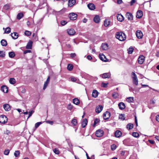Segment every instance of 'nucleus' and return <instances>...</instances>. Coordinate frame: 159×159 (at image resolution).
<instances>
[{"mask_svg": "<svg viewBox=\"0 0 159 159\" xmlns=\"http://www.w3.org/2000/svg\"><path fill=\"white\" fill-rule=\"evenodd\" d=\"M116 38L120 41H123L126 39L125 34L122 32H117L116 34Z\"/></svg>", "mask_w": 159, "mask_h": 159, "instance_id": "1", "label": "nucleus"}, {"mask_svg": "<svg viewBox=\"0 0 159 159\" xmlns=\"http://www.w3.org/2000/svg\"><path fill=\"white\" fill-rule=\"evenodd\" d=\"M132 76L134 84L137 85L138 84V81L136 75L134 72H132Z\"/></svg>", "mask_w": 159, "mask_h": 159, "instance_id": "2", "label": "nucleus"}, {"mask_svg": "<svg viewBox=\"0 0 159 159\" xmlns=\"http://www.w3.org/2000/svg\"><path fill=\"white\" fill-rule=\"evenodd\" d=\"M7 121V118L5 115H1L0 116V123L2 124H4Z\"/></svg>", "mask_w": 159, "mask_h": 159, "instance_id": "3", "label": "nucleus"}, {"mask_svg": "<svg viewBox=\"0 0 159 159\" xmlns=\"http://www.w3.org/2000/svg\"><path fill=\"white\" fill-rule=\"evenodd\" d=\"M77 15L74 13H71L69 14V17L70 20H75L77 19Z\"/></svg>", "mask_w": 159, "mask_h": 159, "instance_id": "4", "label": "nucleus"}, {"mask_svg": "<svg viewBox=\"0 0 159 159\" xmlns=\"http://www.w3.org/2000/svg\"><path fill=\"white\" fill-rule=\"evenodd\" d=\"M104 134L103 131L101 129L97 130L96 133V135L97 137H100L102 136Z\"/></svg>", "mask_w": 159, "mask_h": 159, "instance_id": "5", "label": "nucleus"}, {"mask_svg": "<svg viewBox=\"0 0 159 159\" xmlns=\"http://www.w3.org/2000/svg\"><path fill=\"white\" fill-rule=\"evenodd\" d=\"M111 116V113L110 112L107 111L103 115V118L105 120H107Z\"/></svg>", "mask_w": 159, "mask_h": 159, "instance_id": "6", "label": "nucleus"}, {"mask_svg": "<svg viewBox=\"0 0 159 159\" xmlns=\"http://www.w3.org/2000/svg\"><path fill=\"white\" fill-rule=\"evenodd\" d=\"M144 61V57L143 55H141L138 59V63L141 64L143 63Z\"/></svg>", "mask_w": 159, "mask_h": 159, "instance_id": "7", "label": "nucleus"}, {"mask_svg": "<svg viewBox=\"0 0 159 159\" xmlns=\"http://www.w3.org/2000/svg\"><path fill=\"white\" fill-rule=\"evenodd\" d=\"M136 34L137 37L139 39H141L143 36V34L142 32L139 30L137 31Z\"/></svg>", "mask_w": 159, "mask_h": 159, "instance_id": "8", "label": "nucleus"}, {"mask_svg": "<svg viewBox=\"0 0 159 159\" xmlns=\"http://www.w3.org/2000/svg\"><path fill=\"white\" fill-rule=\"evenodd\" d=\"M67 32L68 34L70 35H74L75 33V30L73 29H68L67 30Z\"/></svg>", "mask_w": 159, "mask_h": 159, "instance_id": "9", "label": "nucleus"}, {"mask_svg": "<svg viewBox=\"0 0 159 159\" xmlns=\"http://www.w3.org/2000/svg\"><path fill=\"white\" fill-rule=\"evenodd\" d=\"M110 73H105L100 75L101 76L103 79L109 78L110 77Z\"/></svg>", "mask_w": 159, "mask_h": 159, "instance_id": "10", "label": "nucleus"}, {"mask_svg": "<svg viewBox=\"0 0 159 159\" xmlns=\"http://www.w3.org/2000/svg\"><path fill=\"white\" fill-rule=\"evenodd\" d=\"M126 16L129 20H133V16L131 13L127 12L126 13Z\"/></svg>", "mask_w": 159, "mask_h": 159, "instance_id": "11", "label": "nucleus"}, {"mask_svg": "<svg viewBox=\"0 0 159 159\" xmlns=\"http://www.w3.org/2000/svg\"><path fill=\"white\" fill-rule=\"evenodd\" d=\"M118 107L120 110H123L125 108V103L123 102H120L118 104Z\"/></svg>", "mask_w": 159, "mask_h": 159, "instance_id": "12", "label": "nucleus"}, {"mask_svg": "<svg viewBox=\"0 0 159 159\" xmlns=\"http://www.w3.org/2000/svg\"><path fill=\"white\" fill-rule=\"evenodd\" d=\"M103 109V107L102 106L99 105L97 106L96 108V111L97 113H100Z\"/></svg>", "mask_w": 159, "mask_h": 159, "instance_id": "13", "label": "nucleus"}, {"mask_svg": "<svg viewBox=\"0 0 159 159\" xmlns=\"http://www.w3.org/2000/svg\"><path fill=\"white\" fill-rule=\"evenodd\" d=\"M88 120L86 118L83 119L81 123L82 126L83 128H84L87 125Z\"/></svg>", "mask_w": 159, "mask_h": 159, "instance_id": "14", "label": "nucleus"}, {"mask_svg": "<svg viewBox=\"0 0 159 159\" xmlns=\"http://www.w3.org/2000/svg\"><path fill=\"white\" fill-rule=\"evenodd\" d=\"M3 107L6 111H9L11 109L10 106L7 104L3 105Z\"/></svg>", "mask_w": 159, "mask_h": 159, "instance_id": "15", "label": "nucleus"}, {"mask_svg": "<svg viewBox=\"0 0 159 159\" xmlns=\"http://www.w3.org/2000/svg\"><path fill=\"white\" fill-rule=\"evenodd\" d=\"M143 16V13L141 11L139 10L136 13V17L138 18H141Z\"/></svg>", "mask_w": 159, "mask_h": 159, "instance_id": "16", "label": "nucleus"}, {"mask_svg": "<svg viewBox=\"0 0 159 159\" xmlns=\"http://www.w3.org/2000/svg\"><path fill=\"white\" fill-rule=\"evenodd\" d=\"M122 133L121 132L120 130H116L115 133V135L116 137L119 138L122 135Z\"/></svg>", "mask_w": 159, "mask_h": 159, "instance_id": "17", "label": "nucleus"}, {"mask_svg": "<svg viewBox=\"0 0 159 159\" xmlns=\"http://www.w3.org/2000/svg\"><path fill=\"white\" fill-rule=\"evenodd\" d=\"M117 18L120 21H122L124 20L123 16L120 14H118L117 15Z\"/></svg>", "mask_w": 159, "mask_h": 159, "instance_id": "18", "label": "nucleus"}, {"mask_svg": "<svg viewBox=\"0 0 159 159\" xmlns=\"http://www.w3.org/2000/svg\"><path fill=\"white\" fill-rule=\"evenodd\" d=\"M93 20L97 23H99L100 20L99 16L98 15L95 16Z\"/></svg>", "mask_w": 159, "mask_h": 159, "instance_id": "19", "label": "nucleus"}, {"mask_svg": "<svg viewBox=\"0 0 159 159\" xmlns=\"http://www.w3.org/2000/svg\"><path fill=\"white\" fill-rule=\"evenodd\" d=\"M2 91L4 93H7L8 91L7 87L5 85H3L1 87Z\"/></svg>", "mask_w": 159, "mask_h": 159, "instance_id": "20", "label": "nucleus"}, {"mask_svg": "<svg viewBox=\"0 0 159 159\" xmlns=\"http://www.w3.org/2000/svg\"><path fill=\"white\" fill-rule=\"evenodd\" d=\"M88 7L91 10H93L95 9V6L93 3H89L88 5Z\"/></svg>", "mask_w": 159, "mask_h": 159, "instance_id": "21", "label": "nucleus"}, {"mask_svg": "<svg viewBox=\"0 0 159 159\" xmlns=\"http://www.w3.org/2000/svg\"><path fill=\"white\" fill-rule=\"evenodd\" d=\"M98 92L96 90H93V91L92 96L95 98H97L98 95Z\"/></svg>", "mask_w": 159, "mask_h": 159, "instance_id": "22", "label": "nucleus"}, {"mask_svg": "<svg viewBox=\"0 0 159 159\" xmlns=\"http://www.w3.org/2000/svg\"><path fill=\"white\" fill-rule=\"evenodd\" d=\"M11 37L12 38L14 39H17L18 37V34L16 32H14L11 33Z\"/></svg>", "mask_w": 159, "mask_h": 159, "instance_id": "23", "label": "nucleus"}, {"mask_svg": "<svg viewBox=\"0 0 159 159\" xmlns=\"http://www.w3.org/2000/svg\"><path fill=\"white\" fill-rule=\"evenodd\" d=\"M32 41H29L26 46V48L28 49H31L32 48Z\"/></svg>", "mask_w": 159, "mask_h": 159, "instance_id": "24", "label": "nucleus"}, {"mask_svg": "<svg viewBox=\"0 0 159 159\" xmlns=\"http://www.w3.org/2000/svg\"><path fill=\"white\" fill-rule=\"evenodd\" d=\"M75 0H69V1L68 6L70 7L72 6L75 3Z\"/></svg>", "mask_w": 159, "mask_h": 159, "instance_id": "25", "label": "nucleus"}, {"mask_svg": "<svg viewBox=\"0 0 159 159\" xmlns=\"http://www.w3.org/2000/svg\"><path fill=\"white\" fill-rule=\"evenodd\" d=\"M101 47L103 50H107L108 48V46L107 43H102Z\"/></svg>", "mask_w": 159, "mask_h": 159, "instance_id": "26", "label": "nucleus"}, {"mask_svg": "<svg viewBox=\"0 0 159 159\" xmlns=\"http://www.w3.org/2000/svg\"><path fill=\"white\" fill-rule=\"evenodd\" d=\"M99 57L100 59L104 61H106V57L103 54H100L99 55Z\"/></svg>", "mask_w": 159, "mask_h": 159, "instance_id": "27", "label": "nucleus"}, {"mask_svg": "<svg viewBox=\"0 0 159 159\" xmlns=\"http://www.w3.org/2000/svg\"><path fill=\"white\" fill-rule=\"evenodd\" d=\"M110 21L109 19H106L104 21V25L105 26L107 27L108 26L110 23Z\"/></svg>", "mask_w": 159, "mask_h": 159, "instance_id": "28", "label": "nucleus"}, {"mask_svg": "<svg viewBox=\"0 0 159 159\" xmlns=\"http://www.w3.org/2000/svg\"><path fill=\"white\" fill-rule=\"evenodd\" d=\"M10 4H7L3 6V9L5 10H8L10 9Z\"/></svg>", "mask_w": 159, "mask_h": 159, "instance_id": "29", "label": "nucleus"}, {"mask_svg": "<svg viewBox=\"0 0 159 159\" xmlns=\"http://www.w3.org/2000/svg\"><path fill=\"white\" fill-rule=\"evenodd\" d=\"M134 127V125L133 124L131 123L128 124L126 126V128L128 129V130H130L133 128Z\"/></svg>", "mask_w": 159, "mask_h": 159, "instance_id": "30", "label": "nucleus"}, {"mask_svg": "<svg viewBox=\"0 0 159 159\" xmlns=\"http://www.w3.org/2000/svg\"><path fill=\"white\" fill-rule=\"evenodd\" d=\"M126 101L129 103L132 102L134 101V98L133 97H129L126 98Z\"/></svg>", "mask_w": 159, "mask_h": 159, "instance_id": "31", "label": "nucleus"}, {"mask_svg": "<svg viewBox=\"0 0 159 159\" xmlns=\"http://www.w3.org/2000/svg\"><path fill=\"white\" fill-rule=\"evenodd\" d=\"M71 123L72 124L73 126H76L77 125L78 122L77 119L75 118H74L71 121Z\"/></svg>", "mask_w": 159, "mask_h": 159, "instance_id": "32", "label": "nucleus"}, {"mask_svg": "<svg viewBox=\"0 0 159 159\" xmlns=\"http://www.w3.org/2000/svg\"><path fill=\"white\" fill-rule=\"evenodd\" d=\"M9 82L10 84H13L16 83V80L14 78H11L9 79Z\"/></svg>", "mask_w": 159, "mask_h": 159, "instance_id": "33", "label": "nucleus"}, {"mask_svg": "<svg viewBox=\"0 0 159 159\" xmlns=\"http://www.w3.org/2000/svg\"><path fill=\"white\" fill-rule=\"evenodd\" d=\"M73 101L74 104L77 105H78L80 103L79 100L77 98H75L73 99Z\"/></svg>", "mask_w": 159, "mask_h": 159, "instance_id": "34", "label": "nucleus"}, {"mask_svg": "<svg viewBox=\"0 0 159 159\" xmlns=\"http://www.w3.org/2000/svg\"><path fill=\"white\" fill-rule=\"evenodd\" d=\"M1 45L3 46H6L7 44V41L4 39L2 40L1 41Z\"/></svg>", "mask_w": 159, "mask_h": 159, "instance_id": "35", "label": "nucleus"}, {"mask_svg": "<svg viewBox=\"0 0 159 159\" xmlns=\"http://www.w3.org/2000/svg\"><path fill=\"white\" fill-rule=\"evenodd\" d=\"M24 16L23 13H18L17 16V18L18 20H20Z\"/></svg>", "mask_w": 159, "mask_h": 159, "instance_id": "36", "label": "nucleus"}, {"mask_svg": "<svg viewBox=\"0 0 159 159\" xmlns=\"http://www.w3.org/2000/svg\"><path fill=\"white\" fill-rule=\"evenodd\" d=\"M15 55V53L13 52H11L9 53V57L11 58H13Z\"/></svg>", "mask_w": 159, "mask_h": 159, "instance_id": "37", "label": "nucleus"}, {"mask_svg": "<svg viewBox=\"0 0 159 159\" xmlns=\"http://www.w3.org/2000/svg\"><path fill=\"white\" fill-rule=\"evenodd\" d=\"M134 51L133 48L131 47L129 49H128V53L129 54H131Z\"/></svg>", "mask_w": 159, "mask_h": 159, "instance_id": "38", "label": "nucleus"}, {"mask_svg": "<svg viewBox=\"0 0 159 159\" xmlns=\"http://www.w3.org/2000/svg\"><path fill=\"white\" fill-rule=\"evenodd\" d=\"M112 96L113 98H116L118 97V94L116 92H114L112 93Z\"/></svg>", "mask_w": 159, "mask_h": 159, "instance_id": "39", "label": "nucleus"}, {"mask_svg": "<svg viewBox=\"0 0 159 159\" xmlns=\"http://www.w3.org/2000/svg\"><path fill=\"white\" fill-rule=\"evenodd\" d=\"M11 30V28L9 27H7L6 29L5 33L6 34H9Z\"/></svg>", "mask_w": 159, "mask_h": 159, "instance_id": "40", "label": "nucleus"}, {"mask_svg": "<svg viewBox=\"0 0 159 159\" xmlns=\"http://www.w3.org/2000/svg\"><path fill=\"white\" fill-rule=\"evenodd\" d=\"M5 56V52L3 51H0V57H4Z\"/></svg>", "mask_w": 159, "mask_h": 159, "instance_id": "41", "label": "nucleus"}, {"mask_svg": "<svg viewBox=\"0 0 159 159\" xmlns=\"http://www.w3.org/2000/svg\"><path fill=\"white\" fill-rule=\"evenodd\" d=\"M73 68V66L72 65L69 64L67 66V69L70 71Z\"/></svg>", "mask_w": 159, "mask_h": 159, "instance_id": "42", "label": "nucleus"}, {"mask_svg": "<svg viewBox=\"0 0 159 159\" xmlns=\"http://www.w3.org/2000/svg\"><path fill=\"white\" fill-rule=\"evenodd\" d=\"M119 118L120 119L122 120H125V115L122 114L119 115Z\"/></svg>", "mask_w": 159, "mask_h": 159, "instance_id": "43", "label": "nucleus"}, {"mask_svg": "<svg viewBox=\"0 0 159 159\" xmlns=\"http://www.w3.org/2000/svg\"><path fill=\"white\" fill-rule=\"evenodd\" d=\"M132 135L133 137L135 138H138L139 136V133L137 132H134L132 133Z\"/></svg>", "mask_w": 159, "mask_h": 159, "instance_id": "44", "label": "nucleus"}, {"mask_svg": "<svg viewBox=\"0 0 159 159\" xmlns=\"http://www.w3.org/2000/svg\"><path fill=\"white\" fill-rule=\"evenodd\" d=\"M53 152L54 153L57 154H59L60 153V151L59 150L56 148L53 149Z\"/></svg>", "mask_w": 159, "mask_h": 159, "instance_id": "45", "label": "nucleus"}, {"mask_svg": "<svg viewBox=\"0 0 159 159\" xmlns=\"http://www.w3.org/2000/svg\"><path fill=\"white\" fill-rule=\"evenodd\" d=\"M20 154V152L19 151H16L14 153V156L16 157H18Z\"/></svg>", "mask_w": 159, "mask_h": 159, "instance_id": "46", "label": "nucleus"}, {"mask_svg": "<svg viewBox=\"0 0 159 159\" xmlns=\"http://www.w3.org/2000/svg\"><path fill=\"white\" fill-rule=\"evenodd\" d=\"M116 148V146L114 144H112L111 146V149L113 151L115 150Z\"/></svg>", "mask_w": 159, "mask_h": 159, "instance_id": "47", "label": "nucleus"}, {"mask_svg": "<svg viewBox=\"0 0 159 159\" xmlns=\"http://www.w3.org/2000/svg\"><path fill=\"white\" fill-rule=\"evenodd\" d=\"M31 32L29 31H26L25 32V34L26 35L29 36L31 35Z\"/></svg>", "mask_w": 159, "mask_h": 159, "instance_id": "48", "label": "nucleus"}, {"mask_svg": "<svg viewBox=\"0 0 159 159\" xmlns=\"http://www.w3.org/2000/svg\"><path fill=\"white\" fill-rule=\"evenodd\" d=\"M108 84V83H102L101 84V86L103 87L106 88L107 87V85Z\"/></svg>", "mask_w": 159, "mask_h": 159, "instance_id": "49", "label": "nucleus"}, {"mask_svg": "<svg viewBox=\"0 0 159 159\" xmlns=\"http://www.w3.org/2000/svg\"><path fill=\"white\" fill-rule=\"evenodd\" d=\"M9 152L10 151L9 149L5 150L4 151V153L5 155H8Z\"/></svg>", "mask_w": 159, "mask_h": 159, "instance_id": "50", "label": "nucleus"}, {"mask_svg": "<svg viewBox=\"0 0 159 159\" xmlns=\"http://www.w3.org/2000/svg\"><path fill=\"white\" fill-rule=\"evenodd\" d=\"M41 124H42L41 122H38L36 123L35 124V128H37Z\"/></svg>", "mask_w": 159, "mask_h": 159, "instance_id": "51", "label": "nucleus"}, {"mask_svg": "<svg viewBox=\"0 0 159 159\" xmlns=\"http://www.w3.org/2000/svg\"><path fill=\"white\" fill-rule=\"evenodd\" d=\"M99 122V120L98 119L95 120L93 124V126H95L96 124Z\"/></svg>", "mask_w": 159, "mask_h": 159, "instance_id": "52", "label": "nucleus"}, {"mask_svg": "<svg viewBox=\"0 0 159 159\" xmlns=\"http://www.w3.org/2000/svg\"><path fill=\"white\" fill-rule=\"evenodd\" d=\"M67 22L65 20H62L61 22V24L62 25H64L66 24Z\"/></svg>", "mask_w": 159, "mask_h": 159, "instance_id": "53", "label": "nucleus"}, {"mask_svg": "<svg viewBox=\"0 0 159 159\" xmlns=\"http://www.w3.org/2000/svg\"><path fill=\"white\" fill-rule=\"evenodd\" d=\"M34 112V111H31L29 112V116H28V118H29L31 116L32 114Z\"/></svg>", "mask_w": 159, "mask_h": 159, "instance_id": "54", "label": "nucleus"}, {"mask_svg": "<svg viewBox=\"0 0 159 159\" xmlns=\"http://www.w3.org/2000/svg\"><path fill=\"white\" fill-rule=\"evenodd\" d=\"M72 108H73V107H72V106L71 105H70V104H69V105H68V107H67V108H68V109H69V110H72Z\"/></svg>", "mask_w": 159, "mask_h": 159, "instance_id": "55", "label": "nucleus"}, {"mask_svg": "<svg viewBox=\"0 0 159 159\" xmlns=\"http://www.w3.org/2000/svg\"><path fill=\"white\" fill-rule=\"evenodd\" d=\"M48 83H46V82H44V86L43 87V89L44 90L46 88L47 86L48 85Z\"/></svg>", "mask_w": 159, "mask_h": 159, "instance_id": "56", "label": "nucleus"}, {"mask_svg": "<svg viewBox=\"0 0 159 159\" xmlns=\"http://www.w3.org/2000/svg\"><path fill=\"white\" fill-rule=\"evenodd\" d=\"M31 52V51L30 50H26L23 53L24 54H25L27 53L30 52Z\"/></svg>", "mask_w": 159, "mask_h": 159, "instance_id": "57", "label": "nucleus"}, {"mask_svg": "<svg viewBox=\"0 0 159 159\" xmlns=\"http://www.w3.org/2000/svg\"><path fill=\"white\" fill-rule=\"evenodd\" d=\"M71 80L73 82H75L76 80V79L74 77L71 78Z\"/></svg>", "mask_w": 159, "mask_h": 159, "instance_id": "58", "label": "nucleus"}, {"mask_svg": "<svg viewBox=\"0 0 159 159\" xmlns=\"http://www.w3.org/2000/svg\"><path fill=\"white\" fill-rule=\"evenodd\" d=\"M4 133L7 135H8L10 133V131L8 130H6L4 132Z\"/></svg>", "mask_w": 159, "mask_h": 159, "instance_id": "59", "label": "nucleus"}, {"mask_svg": "<svg viewBox=\"0 0 159 159\" xmlns=\"http://www.w3.org/2000/svg\"><path fill=\"white\" fill-rule=\"evenodd\" d=\"M70 57L72 58H73L75 57L76 56V54L75 53H71L70 55Z\"/></svg>", "mask_w": 159, "mask_h": 159, "instance_id": "60", "label": "nucleus"}, {"mask_svg": "<svg viewBox=\"0 0 159 159\" xmlns=\"http://www.w3.org/2000/svg\"><path fill=\"white\" fill-rule=\"evenodd\" d=\"M156 120L157 122H159V114L156 116Z\"/></svg>", "mask_w": 159, "mask_h": 159, "instance_id": "61", "label": "nucleus"}, {"mask_svg": "<svg viewBox=\"0 0 159 159\" xmlns=\"http://www.w3.org/2000/svg\"><path fill=\"white\" fill-rule=\"evenodd\" d=\"M46 123L50 124L51 125H52L53 124V122L52 121H49V120H47L46 121Z\"/></svg>", "mask_w": 159, "mask_h": 159, "instance_id": "62", "label": "nucleus"}, {"mask_svg": "<svg viewBox=\"0 0 159 159\" xmlns=\"http://www.w3.org/2000/svg\"><path fill=\"white\" fill-rule=\"evenodd\" d=\"M117 2L118 4H120L122 2V0H117Z\"/></svg>", "mask_w": 159, "mask_h": 159, "instance_id": "63", "label": "nucleus"}, {"mask_svg": "<svg viewBox=\"0 0 159 159\" xmlns=\"http://www.w3.org/2000/svg\"><path fill=\"white\" fill-rule=\"evenodd\" d=\"M135 0H132L131 1V5L132 6L133 4L135 2Z\"/></svg>", "mask_w": 159, "mask_h": 159, "instance_id": "64", "label": "nucleus"}]
</instances>
